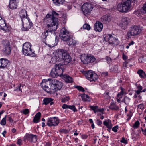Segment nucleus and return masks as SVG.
Here are the masks:
<instances>
[{
	"label": "nucleus",
	"mask_w": 146,
	"mask_h": 146,
	"mask_svg": "<svg viewBox=\"0 0 146 146\" xmlns=\"http://www.w3.org/2000/svg\"><path fill=\"white\" fill-rule=\"evenodd\" d=\"M59 14L54 11H53L51 14H48L44 19V21L50 24H48L46 28L48 30H46L42 33V37L44 42L47 36H50L53 33H55L54 31L57 29L58 25V17Z\"/></svg>",
	"instance_id": "f257e3e1"
},
{
	"label": "nucleus",
	"mask_w": 146,
	"mask_h": 146,
	"mask_svg": "<svg viewBox=\"0 0 146 146\" xmlns=\"http://www.w3.org/2000/svg\"><path fill=\"white\" fill-rule=\"evenodd\" d=\"M59 36L61 40L68 43L70 46H74L76 44V42L73 39L72 36L67 32L65 29L62 28L60 31Z\"/></svg>",
	"instance_id": "f03ea898"
},
{
	"label": "nucleus",
	"mask_w": 146,
	"mask_h": 146,
	"mask_svg": "<svg viewBox=\"0 0 146 146\" xmlns=\"http://www.w3.org/2000/svg\"><path fill=\"white\" fill-rule=\"evenodd\" d=\"M131 3V1L130 0H123L118 4L117 9L121 12L127 13L130 10Z\"/></svg>",
	"instance_id": "7ed1b4c3"
},
{
	"label": "nucleus",
	"mask_w": 146,
	"mask_h": 146,
	"mask_svg": "<svg viewBox=\"0 0 146 146\" xmlns=\"http://www.w3.org/2000/svg\"><path fill=\"white\" fill-rule=\"evenodd\" d=\"M51 58L52 62H60L63 60L65 65L69 64H73V63L72 61V58L70 55H64V56L63 55H53Z\"/></svg>",
	"instance_id": "20e7f679"
},
{
	"label": "nucleus",
	"mask_w": 146,
	"mask_h": 146,
	"mask_svg": "<svg viewBox=\"0 0 146 146\" xmlns=\"http://www.w3.org/2000/svg\"><path fill=\"white\" fill-rule=\"evenodd\" d=\"M52 84L51 79H43L41 83L42 88L48 93H50L52 92V90H54Z\"/></svg>",
	"instance_id": "39448f33"
},
{
	"label": "nucleus",
	"mask_w": 146,
	"mask_h": 146,
	"mask_svg": "<svg viewBox=\"0 0 146 146\" xmlns=\"http://www.w3.org/2000/svg\"><path fill=\"white\" fill-rule=\"evenodd\" d=\"M141 31V29L139 26L133 25L130 27L127 32V37L128 38L131 36H134L138 35Z\"/></svg>",
	"instance_id": "423d86ee"
},
{
	"label": "nucleus",
	"mask_w": 146,
	"mask_h": 146,
	"mask_svg": "<svg viewBox=\"0 0 146 146\" xmlns=\"http://www.w3.org/2000/svg\"><path fill=\"white\" fill-rule=\"evenodd\" d=\"M83 74H84L86 78L90 82L95 81L98 78V76L97 74L92 70L84 71Z\"/></svg>",
	"instance_id": "0eeeda50"
},
{
	"label": "nucleus",
	"mask_w": 146,
	"mask_h": 146,
	"mask_svg": "<svg viewBox=\"0 0 146 146\" xmlns=\"http://www.w3.org/2000/svg\"><path fill=\"white\" fill-rule=\"evenodd\" d=\"M31 44L28 42H25L23 44L22 50L24 55L35 54L34 51H33L31 49Z\"/></svg>",
	"instance_id": "6e6552de"
},
{
	"label": "nucleus",
	"mask_w": 146,
	"mask_h": 146,
	"mask_svg": "<svg viewBox=\"0 0 146 146\" xmlns=\"http://www.w3.org/2000/svg\"><path fill=\"white\" fill-rule=\"evenodd\" d=\"M104 39L106 41H108L110 44L112 45H117L119 43L118 39L112 36L111 34H107L104 37Z\"/></svg>",
	"instance_id": "1a4fd4ad"
},
{
	"label": "nucleus",
	"mask_w": 146,
	"mask_h": 146,
	"mask_svg": "<svg viewBox=\"0 0 146 146\" xmlns=\"http://www.w3.org/2000/svg\"><path fill=\"white\" fill-rule=\"evenodd\" d=\"M58 117H54L48 118L47 120L46 125L49 127H55L58 126L59 123Z\"/></svg>",
	"instance_id": "9d476101"
},
{
	"label": "nucleus",
	"mask_w": 146,
	"mask_h": 146,
	"mask_svg": "<svg viewBox=\"0 0 146 146\" xmlns=\"http://www.w3.org/2000/svg\"><path fill=\"white\" fill-rule=\"evenodd\" d=\"M93 8L92 5L89 3H86L82 6V10L83 14L86 15L90 13Z\"/></svg>",
	"instance_id": "9b49d317"
},
{
	"label": "nucleus",
	"mask_w": 146,
	"mask_h": 146,
	"mask_svg": "<svg viewBox=\"0 0 146 146\" xmlns=\"http://www.w3.org/2000/svg\"><path fill=\"white\" fill-rule=\"evenodd\" d=\"M37 136L36 135L27 133L23 138V141H25L26 140L30 142L35 143L37 140Z\"/></svg>",
	"instance_id": "f8f14e48"
},
{
	"label": "nucleus",
	"mask_w": 146,
	"mask_h": 146,
	"mask_svg": "<svg viewBox=\"0 0 146 146\" xmlns=\"http://www.w3.org/2000/svg\"><path fill=\"white\" fill-rule=\"evenodd\" d=\"M2 44L4 47V53L7 55L10 54L11 52V47L9 42L7 40H5L3 42Z\"/></svg>",
	"instance_id": "ddd939ff"
},
{
	"label": "nucleus",
	"mask_w": 146,
	"mask_h": 146,
	"mask_svg": "<svg viewBox=\"0 0 146 146\" xmlns=\"http://www.w3.org/2000/svg\"><path fill=\"white\" fill-rule=\"evenodd\" d=\"M81 61L84 64H87L89 63H92L95 60V58L93 56L90 55L87 56L85 58H84L83 59L82 57H81Z\"/></svg>",
	"instance_id": "4468645a"
},
{
	"label": "nucleus",
	"mask_w": 146,
	"mask_h": 146,
	"mask_svg": "<svg viewBox=\"0 0 146 146\" xmlns=\"http://www.w3.org/2000/svg\"><path fill=\"white\" fill-rule=\"evenodd\" d=\"M52 85L54 87V90H60L63 85L62 83L58 80L55 79H51Z\"/></svg>",
	"instance_id": "2eb2a0df"
},
{
	"label": "nucleus",
	"mask_w": 146,
	"mask_h": 146,
	"mask_svg": "<svg viewBox=\"0 0 146 146\" xmlns=\"http://www.w3.org/2000/svg\"><path fill=\"white\" fill-rule=\"evenodd\" d=\"M55 68H54L55 70L57 71V73L60 76H62L63 74V65L61 64H56L54 66Z\"/></svg>",
	"instance_id": "dca6fc26"
},
{
	"label": "nucleus",
	"mask_w": 146,
	"mask_h": 146,
	"mask_svg": "<svg viewBox=\"0 0 146 146\" xmlns=\"http://www.w3.org/2000/svg\"><path fill=\"white\" fill-rule=\"evenodd\" d=\"M10 64V62L7 59L2 58L1 68V69H7L9 67Z\"/></svg>",
	"instance_id": "f3484780"
},
{
	"label": "nucleus",
	"mask_w": 146,
	"mask_h": 146,
	"mask_svg": "<svg viewBox=\"0 0 146 146\" xmlns=\"http://www.w3.org/2000/svg\"><path fill=\"white\" fill-rule=\"evenodd\" d=\"M54 55H69V52L68 50L63 49H57L53 52Z\"/></svg>",
	"instance_id": "a211bd4d"
},
{
	"label": "nucleus",
	"mask_w": 146,
	"mask_h": 146,
	"mask_svg": "<svg viewBox=\"0 0 146 146\" xmlns=\"http://www.w3.org/2000/svg\"><path fill=\"white\" fill-rule=\"evenodd\" d=\"M103 27L102 23L99 22H97L94 25V29L96 31L100 32Z\"/></svg>",
	"instance_id": "6ab92c4d"
},
{
	"label": "nucleus",
	"mask_w": 146,
	"mask_h": 146,
	"mask_svg": "<svg viewBox=\"0 0 146 146\" xmlns=\"http://www.w3.org/2000/svg\"><path fill=\"white\" fill-rule=\"evenodd\" d=\"M19 15L22 22V25H23V19L26 18L27 19H28L27 18L28 17L27 14V11L25 9H23L19 12Z\"/></svg>",
	"instance_id": "aec40b11"
},
{
	"label": "nucleus",
	"mask_w": 146,
	"mask_h": 146,
	"mask_svg": "<svg viewBox=\"0 0 146 146\" xmlns=\"http://www.w3.org/2000/svg\"><path fill=\"white\" fill-rule=\"evenodd\" d=\"M111 20V17L108 15L103 16L101 18V21L104 23L106 24Z\"/></svg>",
	"instance_id": "412c9836"
},
{
	"label": "nucleus",
	"mask_w": 146,
	"mask_h": 146,
	"mask_svg": "<svg viewBox=\"0 0 146 146\" xmlns=\"http://www.w3.org/2000/svg\"><path fill=\"white\" fill-rule=\"evenodd\" d=\"M27 18V19L28 20V22L29 23V24L26 25V26L25 25V27L23 26V25H22L23 26V27L22 28V29L23 31H28L31 27L33 25V23L32 22L30 21V19L28 17Z\"/></svg>",
	"instance_id": "4be33fe9"
},
{
	"label": "nucleus",
	"mask_w": 146,
	"mask_h": 146,
	"mask_svg": "<svg viewBox=\"0 0 146 146\" xmlns=\"http://www.w3.org/2000/svg\"><path fill=\"white\" fill-rule=\"evenodd\" d=\"M62 76L64 78V80L67 83H72L73 82V78L68 75L64 74Z\"/></svg>",
	"instance_id": "5701e85b"
},
{
	"label": "nucleus",
	"mask_w": 146,
	"mask_h": 146,
	"mask_svg": "<svg viewBox=\"0 0 146 146\" xmlns=\"http://www.w3.org/2000/svg\"><path fill=\"white\" fill-rule=\"evenodd\" d=\"M109 108L113 110L117 111L119 109V107L116 104V103L113 102H111L109 106Z\"/></svg>",
	"instance_id": "b1692460"
},
{
	"label": "nucleus",
	"mask_w": 146,
	"mask_h": 146,
	"mask_svg": "<svg viewBox=\"0 0 146 146\" xmlns=\"http://www.w3.org/2000/svg\"><path fill=\"white\" fill-rule=\"evenodd\" d=\"M98 106H90V108L91 109L94 111L95 113L98 112H102L104 111V109L102 108V109H98Z\"/></svg>",
	"instance_id": "393cba45"
},
{
	"label": "nucleus",
	"mask_w": 146,
	"mask_h": 146,
	"mask_svg": "<svg viewBox=\"0 0 146 146\" xmlns=\"http://www.w3.org/2000/svg\"><path fill=\"white\" fill-rule=\"evenodd\" d=\"M41 116V113L40 112L37 113L34 117L33 122L35 123H37L40 121V119Z\"/></svg>",
	"instance_id": "a878e982"
},
{
	"label": "nucleus",
	"mask_w": 146,
	"mask_h": 146,
	"mask_svg": "<svg viewBox=\"0 0 146 146\" xmlns=\"http://www.w3.org/2000/svg\"><path fill=\"white\" fill-rule=\"evenodd\" d=\"M53 100V99L51 98H45L43 100V103L45 105H47L50 103V105H52L54 103Z\"/></svg>",
	"instance_id": "bb28decb"
},
{
	"label": "nucleus",
	"mask_w": 146,
	"mask_h": 146,
	"mask_svg": "<svg viewBox=\"0 0 146 146\" xmlns=\"http://www.w3.org/2000/svg\"><path fill=\"white\" fill-rule=\"evenodd\" d=\"M104 125L107 128H110V127L112 126L111 120L109 119L104 120L103 122Z\"/></svg>",
	"instance_id": "cd10ccee"
},
{
	"label": "nucleus",
	"mask_w": 146,
	"mask_h": 146,
	"mask_svg": "<svg viewBox=\"0 0 146 146\" xmlns=\"http://www.w3.org/2000/svg\"><path fill=\"white\" fill-rule=\"evenodd\" d=\"M139 77L141 78L145 79L146 78V74L145 72L141 69H139L137 72Z\"/></svg>",
	"instance_id": "c85d7f7f"
},
{
	"label": "nucleus",
	"mask_w": 146,
	"mask_h": 146,
	"mask_svg": "<svg viewBox=\"0 0 146 146\" xmlns=\"http://www.w3.org/2000/svg\"><path fill=\"white\" fill-rule=\"evenodd\" d=\"M18 3L16 2H12V1H11V2L9 3V7L12 9H15L17 7Z\"/></svg>",
	"instance_id": "c756f323"
},
{
	"label": "nucleus",
	"mask_w": 146,
	"mask_h": 146,
	"mask_svg": "<svg viewBox=\"0 0 146 146\" xmlns=\"http://www.w3.org/2000/svg\"><path fill=\"white\" fill-rule=\"evenodd\" d=\"M129 19L126 17H123L122 19V24L124 27L126 26L129 23Z\"/></svg>",
	"instance_id": "7c9ffc66"
},
{
	"label": "nucleus",
	"mask_w": 146,
	"mask_h": 146,
	"mask_svg": "<svg viewBox=\"0 0 146 146\" xmlns=\"http://www.w3.org/2000/svg\"><path fill=\"white\" fill-rule=\"evenodd\" d=\"M54 68H53L50 73V75L52 77L55 78L60 76Z\"/></svg>",
	"instance_id": "2f4dec72"
},
{
	"label": "nucleus",
	"mask_w": 146,
	"mask_h": 146,
	"mask_svg": "<svg viewBox=\"0 0 146 146\" xmlns=\"http://www.w3.org/2000/svg\"><path fill=\"white\" fill-rule=\"evenodd\" d=\"M82 100L84 101H88L90 102V97L87 95L83 94L81 95Z\"/></svg>",
	"instance_id": "473e14b6"
},
{
	"label": "nucleus",
	"mask_w": 146,
	"mask_h": 146,
	"mask_svg": "<svg viewBox=\"0 0 146 146\" xmlns=\"http://www.w3.org/2000/svg\"><path fill=\"white\" fill-rule=\"evenodd\" d=\"M53 3L57 6H59L60 4H62L65 2H66L65 0H52Z\"/></svg>",
	"instance_id": "72a5a7b5"
},
{
	"label": "nucleus",
	"mask_w": 146,
	"mask_h": 146,
	"mask_svg": "<svg viewBox=\"0 0 146 146\" xmlns=\"http://www.w3.org/2000/svg\"><path fill=\"white\" fill-rule=\"evenodd\" d=\"M6 23L5 20L2 19L0 21V29H4L6 27Z\"/></svg>",
	"instance_id": "f704fd0d"
},
{
	"label": "nucleus",
	"mask_w": 146,
	"mask_h": 146,
	"mask_svg": "<svg viewBox=\"0 0 146 146\" xmlns=\"http://www.w3.org/2000/svg\"><path fill=\"white\" fill-rule=\"evenodd\" d=\"M130 99L126 96L124 97L123 99V101H124L125 104L127 105H128L130 102Z\"/></svg>",
	"instance_id": "c9c22d12"
},
{
	"label": "nucleus",
	"mask_w": 146,
	"mask_h": 146,
	"mask_svg": "<svg viewBox=\"0 0 146 146\" xmlns=\"http://www.w3.org/2000/svg\"><path fill=\"white\" fill-rule=\"evenodd\" d=\"M142 87L141 86L140 84H139V86H138L136 88L137 89V90L135 91V92L137 94V95H139L141 92H142Z\"/></svg>",
	"instance_id": "e433bc0d"
},
{
	"label": "nucleus",
	"mask_w": 146,
	"mask_h": 146,
	"mask_svg": "<svg viewBox=\"0 0 146 146\" xmlns=\"http://www.w3.org/2000/svg\"><path fill=\"white\" fill-rule=\"evenodd\" d=\"M120 89L121 90V91L119 92L117 94L123 96V94H126L125 89L123 88L121 86L120 87Z\"/></svg>",
	"instance_id": "4c0bfd02"
},
{
	"label": "nucleus",
	"mask_w": 146,
	"mask_h": 146,
	"mask_svg": "<svg viewBox=\"0 0 146 146\" xmlns=\"http://www.w3.org/2000/svg\"><path fill=\"white\" fill-rule=\"evenodd\" d=\"M139 125L140 123L139 121H137L135 122L132 127L134 129H136L139 127Z\"/></svg>",
	"instance_id": "58836bf2"
},
{
	"label": "nucleus",
	"mask_w": 146,
	"mask_h": 146,
	"mask_svg": "<svg viewBox=\"0 0 146 146\" xmlns=\"http://www.w3.org/2000/svg\"><path fill=\"white\" fill-rule=\"evenodd\" d=\"M70 97L69 96H66L62 98L61 99V102H62L65 103L68 101L70 100Z\"/></svg>",
	"instance_id": "ea45409f"
},
{
	"label": "nucleus",
	"mask_w": 146,
	"mask_h": 146,
	"mask_svg": "<svg viewBox=\"0 0 146 146\" xmlns=\"http://www.w3.org/2000/svg\"><path fill=\"white\" fill-rule=\"evenodd\" d=\"M75 88H76L79 91L84 92L85 91L84 88L81 86L78 85L75 86Z\"/></svg>",
	"instance_id": "a19ab883"
},
{
	"label": "nucleus",
	"mask_w": 146,
	"mask_h": 146,
	"mask_svg": "<svg viewBox=\"0 0 146 146\" xmlns=\"http://www.w3.org/2000/svg\"><path fill=\"white\" fill-rule=\"evenodd\" d=\"M69 109L72 110L74 112H75L77 111V110L74 105H69Z\"/></svg>",
	"instance_id": "79ce46f5"
},
{
	"label": "nucleus",
	"mask_w": 146,
	"mask_h": 146,
	"mask_svg": "<svg viewBox=\"0 0 146 146\" xmlns=\"http://www.w3.org/2000/svg\"><path fill=\"white\" fill-rule=\"evenodd\" d=\"M132 59L129 58L126 61H125L123 62V66H125L126 68L127 67V64L129 63L131 61Z\"/></svg>",
	"instance_id": "37998d69"
},
{
	"label": "nucleus",
	"mask_w": 146,
	"mask_h": 146,
	"mask_svg": "<svg viewBox=\"0 0 146 146\" xmlns=\"http://www.w3.org/2000/svg\"><path fill=\"white\" fill-rule=\"evenodd\" d=\"M6 116L2 119L1 121L0 122V123L2 125L4 126L6 125Z\"/></svg>",
	"instance_id": "c03bdc74"
},
{
	"label": "nucleus",
	"mask_w": 146,
	"mask_h": 146,
	"mask_svg": "<svg viewBox=\"0 0 146 146\" xmlns=\"http://www.w3.org/2000/svg\"><path fill=\"white\" fill-rule=\"evenodd\" d=\"M83 28L85 29L89 30L90 29V25L88 24H85L83 25Z\"/></svg>",
	"instance_id": "a18cd8bd"
},
{
	"label": "nucleus",
	"mask_w": 146,
	"mask_h": 146,
	"mask_svg": "<svg viewBox=\"0 0 146 146\" xmlns=\"http://www.w3.org/2000/svg\"><path fill=\"white\" fill-rule=\"evenodd\" d=\"M29 111L28 109H26L23 110L21 113L25 115H27L29 113Z\"/></svg>",
	"instance_id": "49530a36"
},
{
	"label": "nucleus",
	"mask_w": 146,
	"mask_h": 146,
	"mask_svg": "<svg viewBox=\"0 0 146 146\" xmlns=\"http://www.w3.org/2000/svg\"><path fill=\"white\" fill-rule=\"evenodd\" d=\"M59 131L60 133L65 134H67L68 133V130L64 129H60L59 130Z\"/></svg>",
	"instance_id": "de8ad7c7"
},
{
	"label": "nucleus",
	"mask_w": 146,
	"mask_h": 146,
	"mask_svg": "<svg viewBox=\"0 0 146 146\" xmlns=\"http://www.w3.org/2000/svg\"><path fill=\"white\" fill-rule=\"evenodd\" d=\"M118 126L117 125L114 126L112 129V130L114 132H116L117 131V129L118 128Z\"/></svg>",
	"instance_id": "09e8293b"
},
{
	"label": "nucleus",
	"mask_w": 146,
	"mask_h": 146,
	"mask_svg": "<svg viewBox=\"0 0 146 146\" xmlns=\"http://www.w3.org/2000/svg\"><path fill=\"white\" fill-rule=\"evenodd\" d=\"M69 105H67L65 104H63L62 106V108L63 109H69Z\"/></svg>",
	"instance_id": "8fccbe9b"
},
{
	"label": "nucleus",
	"mask_w": 146,
	"mask_h": 146,
	"mask_svg": "<svg viewBox=\"0 0 146 146\" xmlns=\"http://www.w3.org/2000/svg\"><path fill=\"white\" fill-rule=\"evenodd\" d=\"M120 142L125 144H127V140H125V138L124 137L122 138L121 140L120 141Z\"/></svg>",
	"instance_id": "3c124183"
},
{
	"label": "nucleus",
	"mask_w": 146,
	"mask_h": 146,
	"mask_svg": "<svg viewBox=\"0 0 146 146\" xmlns=\"http://www.w3.org/2000/svg\"><path fill=\"white\" fill-rule=\"evenodd\" d=\"M138 107L142 110H143L144 109L143 104L138 105Z\"/></svg>",
	"instance_id": "603ef678"
},
{
	"label": "nucleus",
	"mask_w": 146,
	"mask_h": 146,
	"mask_svg": "<svg viewBox=\"0 0 146 146\" xmlns=\"http://www.w3.org/2000/svg\"><path fill=\"white\" fill-rule=\"evenodd\" d=\"M22 140L20 139H18L17 141V144L18 145L20 146L21 145H22Z\"/></svg>",
	"instance_id": "864d4df0"
},
{
	"label": "nucleus",
	"mask_w": 146,
	"mask_h": 146,
	"mask_svg": "<svg viewBox=\"0 0 146 146\" xmlns=\"http://www.w3.org/2000/svg\"><path fill=\"white\" fill-rule=\"evenodd\" d=\"M44 146H51V144L50 142H45L44 143Z\"/></svg>",
	"instance_id": "5fc2aeb1"
},
{
	"label": "nucleus",
	"mask_w": 146,
	"mask_h": 146,
	"mask_svg": "<svg viewBox=\"0 0 146 146\" xmlns=\"http://www.w3.org/2000/svg\"><path fill=\"white\" fill-rule=\"evenodd\" d=\"M143 13H146V2L143 6Z\"/></svg>",
	"instance_id": "6e6d98bb"
},
{
	"label": "nucleus",
	"mask_w": 146,
	"mask_h": 146,
	"mask_svg": "<svg viewBox=\"0 0 146 146\" xmlns=\"http://www.w3.org/2000/svg\"><path fill=\"white\" fill-rule=\"evenodd\" d=\"M8 120L11 123H12L13 121V119L12 118L11 116H8Z\"/></svg>",
	"instance_id": "4d7b16f0"
},
{
	"label": "nucleus",
	"mask_w": 146,
	"mask_h": 146,
	"mask_svg": "<svg viewBox=\"0 0 146 146\" xmlns=\"http://www.w3.org/2000/svg\"><path fill=\"white\" fill-rule=\"evenodd\" d=\"M96 123L98 125H100L102 124V121L99 119L97 120Z\"/></svg>",
	"instance_id": "13d9d810"
},
{
	"label": "nucleus",
	"mask_w": 146,
	"mask_h": 146,
	"mask_svg": "<svg viewBox=\"0 0 146 146\" xmlns=\"http://www.w3.org/2000/svg\"><path fill=\"white\" fill-rule=\"evenodd\" d=\"M122 56L123 59L125 61H126L127 60L129 59L127 55H122Z\"/></svg>",
	"instance_id": "bf43d9fd"
},
{
	"label": "nucleus",
	"mask_w": 146,
	"mask_h": 146,
	"mask_svg": "<svg viewBox=\"0 0 146 146\" xmlns=\"http://www.w3.org/2000/svg\"><path fill=\"white\" fill-rule=\"evenodd\" d=\"M21 86H17L16 87V89H15L14 90H17V91H20L21 92H22V90L20 88Z\"/></svg>",
	"instance_id": "052dcab7"
},
{
	"label": "nucleus",
	"mask_w": 146,
	"mask_h": 146,
	"mask_svg": "<svg viewBox=\"0 0 146 146\" xmlns=\"http://www.w3.org/2000/svg\"><path fill=\"white\" fill-rule=\"evenodd\" d=\"M81 138L83 139H86L88 137V136L86 135H81Z\"/></svg>",
	"instance_id": "680f3d73"
},
{
	"label": "nucleus",
	"mask_w": 146,
	"mask_h": 146,
	"mask_svg": "<svg viewBox=\"0 0 146 146\" xmlns=\"http://www.w3.org/2000/svg\"><path fill=\"white\" fill-rule=\"evenodd\" d=\"M106 60L108 61V62H110L111 60V59L110 57H109L108 56H106Z\"/></svg>",
	"instance_id": "e2e57ef3"
},
{
	"label": "nucleus",
	"mask_w": 146,
	"mask_h": 146,
	"mask_svg": "<svg viewBox=\"0 0 146 146\" xmlns=\"http://www.w3.org/2000/svg\"><path fill=\"white\" fill-rule=\"evenodd\" d=\"M141 129L143 134L145 135H146V129L145 128L144 130H143L141 128Z\"/></svg>",
	"instance_id": "0e129e2a"
},
{
	"label": "nucleus",
	"mask_w": 146,
	"mask_h": 146,
	"mask_svg": "<svg viewBox=\"0 0 146 146\" xmlns=\"http://www.w3.org/2000/svg\"><path fill=\"white\" fill-rule=\"evenodd\" d=\"M127 116H128V118L127 119V121H128L131 119V115H129V114H127Z\"/></svg>",
	"instance_id": "69168bd1"
},
{
	"label": "nucleus",
	"mask_w": 146,
	"mask_h": 146,
	"mask_svg": "<svg viewBox=\"0 0 146 146\" xmlns=\"http://www.w3.org/2000/svg\"><path fill=\"white\" fill-rule=\"evenodd\" d=\"M123 96L120 95L119 94H117V97L119 99H121L122 98Z\"/></svg>",
	"instance_id": "338daca9"
},
{
	"label": "nucleus",
	"mask_w": 146,
	"mask_h": 146,
	"mask_svg": "<svg viewBox=\"0 0 146 146\" xmlns=\"http://www.w3.org/2000/svg\"><path fill=\"white\" fill-rule=\"evenodd\" d=\"M134 42L133 41H132L128 44L129 45V46H130L131 45H133L134 44Z\"/></svg>",
	"instance_id": "774afa93"
}]
</instances>
